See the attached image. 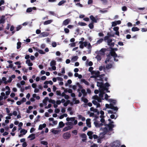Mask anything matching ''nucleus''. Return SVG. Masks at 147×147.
<instances>
[{
    "mask_svg": "<svg viewBox=\"0 0 147 147\" xmlns=\"http://www.w3.org/2000/svg\"><path fill=\"white\" fill-rule=\"evenodd\" d=\"M105 107L107 108L116 111H117L118 109L117 107L114 106L111 103L109 105L107 104H106Z\"/></svg>",
    "mask_w": 147,
    "mask_h": 147,
    "instance_id": "nucleus-1",
    "label": "nucleus"
},
{
    "mask_svg": "<svg viewBox=\"0 0 147 147\" xmlns=\"http://www.w3.org/2000/svg\"><path fill=\"white\" fill-rule=\"evenodd\" d=\"M110 145L111 147H119L120 145V142L119 141H116L112 142Z\"/></svg>",
    "mask_w": 147,
    "mask_h": 147,
    "instance_id": "nucleus-2",
    "label": "nucleus"
},
{
    "mask_svg": "<svg viewBox=\"0 0 147 147\" xmlns=\"http://www.w3.org/2000/svg\"><path fill=\"white\" fill-rule=\"evenodd\" d=\"M92 75L94 74L95 75H93L90 77L91 78H96L98 77L99 74H100V72L99 71H93L91 72Z\"/></svg>",
    "mask_w": 147,
    "mask_h": 147,
    "instance_id": "nucleus-3",
    "label": "nucleus"
},
{
    "mask_svg": "<svg viewBox=\"0 0 147 147\" xmlns=\"http://www.w3.org/2000/svg\"><path fill=\"white\" fill-rule=\"evenodd\" d=\"M105 126L108 127V130L109 131H112L113 130V128L114 127V125L113 124L109 123L105 125Z\"/></svg>",
    "mask_w": 147,
    "mask_h": 147,
    "instance_id": "nucleus-4",
    "label": "nucleus"
},
{
    "mask_svg": "<svg viewBox=\"0 0 147 147\" xmlns=\"http://www.w3.org/2000/svg\"><path fill=\"white\" fill-rule=\"evenodd\" d=\"M71 136L70 134L68 132L64 133L63 135V137L64 139L68 140L70 138Z\"/></svg>",
    "mask_w": 147,
    "mask_h": 147,
    "instance_id": "nucleus-5",
    "label": "nucleus"
},
{
    "mask_svg": "<svg viewBox=\"0 0 147 147\" xmlns=\"http://www.w3.org/2000/svg\"><path fill=\"white\" fill-rule=\"evenodd\" d=\"M94 124L95 125V127L97 128H99L103 125V123H100V121L96 120V121L94 122Z\"/></svg>",
    "mask_w": 147,
    "mask_h": 147,
    "instance_id": "nucleus-6",
    "label": "nucleus"
},
{
    "mask_svg": "<svg viewBox=\"0 0 147 147\" xmlns=\"http://www.w3.org/2000/svg\"><path fill=\"white\" fill-rule=\"evenodd\" d=\"M110 86V85L109 84L108 82H106L103 85L102 90H108L109 89L108 88Z\"/></svg>",
    "mask_w": 147,
    "mask_h": 147,
    "instance_id": "nucleus-7",
    "label": "nucleus"
},
{
    "mask_svg": "<svg viewBox=\"0 0 147 147\" xmlns=\"http://www.w3.org/2000/svg\"><path fill=\"white\" fill-rule=\"evenodd\" d=\"M5 22V16L3 15L0 17V24H3Z\"/></svg>",
    "mask_w": 147,
    "mask_h": 147,
    "instance_id": "nucleus-8",
    "label": "nucleus"
},
{
    "mask_svg": "<svg viewBox=\"0 0 147 147\" xmlns=\"http://www.w3.org/2000/svg\"><path fill=\"white\" fill-rule=\"evenodd\" d=\"M100 130H102L103 131L102 133V134H103V135L106 134L107 132L109 131L108 130V128L107 127L104 128L101 127L100 128Z\"/></svg>",
    "mask_w": 147,
    "mask_h": 147,
    "instance_id": "nucleus-9",
    "label": "nucleus"
},
{
    "mask_svg": "<svg viewBox=\"0 0 147 147\" xmlns=\"http://www.w3.org/2000/svg\"><path fill=\"white\" fill-rule=\"evenodd\" d=\"M111 55L113 56V57H118L119 58L120 56H117V54L113 50H112L110 52Z\"/></svg>",
    "mask_w": 147,
    "mask_h": 147,
    "instance_id": "nucleus-10",
    "label": "nucleus"
},
{
    "mask_svg": "<svg viewBox=\"0 0 147 147\" xmlns=\"http://www.w3.org/2000/svg\"><path fill=\"white\" fill-rule=\"evenodd\" d=\"M113 40L111 39H109L107 41L108 45L109 46H114V42H112Z\"/></svg>",
    "mask_w": 147,
    "mask_h": 147,
    "instance_id": "nucleus-11",
    "label": "nucleus"
},
{
    "mask_svg": "<svg viewBox=\"0 0 147 147\" xmlns=\"http://www.w3.org/2000/svg\"><path fill=\"white\" fill-rule=\"evenodd\" d=\"M80 137L83 138L82 139V141L83 142H85L87 140V136L86 134L84 133H83L82 134L81 136Z\"/></svg>",
    "mask_w": 147,
    "mask_h": 147,
    "instance_id": "nucleus-12",
    "label": "nucleus"
},
{
    "mask_svg": "<svg viewBox=\"0 0 147 147\" xmlns=\"http://www.w3.org/2000/svg\"><path fill=\"white\" fill-rule=\"evenodd\" d=\"M36 7H29L27 9L26 12L27 13H30L33 10H36Z\"/></svg>",
    "mask_w": 147,
    "mask_h": 147,
    "instance_id": "nucleus-13",
    "label": "nucleus"
},
{
    "mask_svg": "<svg viewBox=\"0 0 147 147\" xmlns=\"http://www.w3.org/2000/svg\"><path fill=\"white\" fill-rule=\"evenodd\" d=\"M90 121L91 119H88L86 120V125L88 127L90 128L91 127Z\"/></svg>",
    "mask_w": 147,
    "mask_h": 147,
    "instance_id": "nucleus-14",
    "label": "nucleus"
},
{
    "mask_svg": "<svg viewBox=\"0 0 147 147\" xmlns=\"http://www.w3.org/2000/svg\"><path fill=\"white\" fill-rule=\"evenodd\" d=\"M79 43L80 44V46H87L88 42L85 41L84 42L82 41H80Z\"/></svg>",
    "mask_w": 147,
    "mask_h": 147,
    "instance_id": "nucleus-15",
    "label": "nucleus"
},
{
    "mask_svg": "<svg viewBox=\"0 0 147 147\" xmlns=\"http://www.w3.org/2000/svg\"><path fill=\"white\" fill-rule=\"evenodd\" d=\"M70 22V20L69 19H67L64 20L63 22V25L66 26L68 25Z\"/></svg>",
    "mask_w": 147,
    "mask_h": 147,
    "instance_id": "nucleus-16",
    "label": "nucleus"
},
{
    "mask_svg": "<svg viewBox=\"0 0 147 147\" xmlns=\"http://www.w3.org/2000/svg\"><path fill=\"white\" fill-rule=\"evenodd\" d=\"M104 85L103 83L102 82H97V86L99 87L100 88L102 89V88Z\"/></svg>",
    "mask_w": 147,
    "mask_h": 147,
    "instance_id": "nucleus-17",
    "label": "nucleus"
},
{
    "mask_svg": "<svg viewBox=\"0 0 147 147\" xmlns=\"http://www.w3.org/2000/svg\"><path fill=\"white\" fill-rule=\"evenodd\" d=\"M72 128V127H71L70 126H68L65 127L63 128V131L64 132L66 131L69 130L71 129Z\"/></svg>",
    "mask_w": 147,
    "mask_h": 147,
    "instance_id": "nucleus-18",
    "label": "nucleus"
},
{
    "mask_svg": "<svg viewBox=\"0 0 147 147\" xmlns=\"http://www.w3.org/2000/svg\"><path fill=\"white\" fill-rule=\"evenodd\" d=\"M46 125L45 123H43L42 124H40L38 127V130H41L43 128H45L46 127Z\"/></svg>",
    "mask_w": 147,
    "mask_h": 147,
    "instance_id": "nucleus-19",
    "label": "nucleus"
},
{
    "mask_svg": "<svg viewBox=\"0 0 147 147\" xmlns=\"http://www.w3.org/2000/svg\"><path fill=\"white\" fill-rule=\"evenodd\" d=\"M49 34V33L47 32H43L41 33L40 34L41 37H45L48 36Z\"/></svg>",
    "mask_w": 147,
    "mask_h": 147,
    "instance_id": "nucleus-20",
    "label": "nucleus"
},
{
    "mask_svg": "<svg viewBox=\"0 0 147 147\" xmlns=\"http://www.w3.org/2000/svg\"><path fill=\"white\" fill-rule=\"evenodd\" d=\"M90 18L92 20V22L94 23H96L97 22V20L92 15H91L90 16Z\"/></svg>",
    "mask_w": 147,
    "mask_h": 147,
    "instance_id": "nucleus-21",
    "label": "nucleus"
},
{
    "mask_svg": "<svg viewBox=\"0 0 147 147\" xmlns=\"http://www.w3.org/2000/svg\"><path fill=\"white\" fill-rule=\"evenodd\" d=\"M26 63L27 64L28 66H31L33 65V64L32 63L30 62V59L27 60L26 61Z\"/></svg>",
    "mask_w": 147,
    "mask_h": 147,
    "instance_id": "nucleus-22",
    "label": "nucleus"
},
{
    "mask_svg": "<svg viewBox=\"0 0 147 147\" xmlns=\"http://www.w3.org/2000/svg\"><path fill=\"white\" fill-rule=\"evenodd\" d=\"M49 100V98L48 97H46L43 100V102L44 105L46 106L47 105V101Z\"/></svg>",
    "mask_w": 147,
    "mask_h": 147,
    "instance_id": "nucleus-23",
    "label": "nucleus"
},
{
    "mask_svg": "<svg viewBox=\"0 0 147 147\" xmlns=\"http://www.w3.org/2000/svg\"><path fill=\"white\" fill-rule=\"evenodd\" d=\"M28 138H31L30 139V140H33L34 139L35 137V134H30L28 137Z\"/></svg>",
    "mask_w": 147,
    "mask_h": 147,
    "instance_id": "nucleus-24",
    "label": "nucleus"
},
{
    "mask_svg": "<svg viewBox=\"0 0 147 147\" xmlns=\"http://www.w3.org/2000/svg\"><path fill=\"white\" fill-rule=\"evenodd\" d=\"M108 100L110 102H112V104H113V105H115L117 102V101L116 100L113 99H109Z\"/></svg>",
    "mask_w": 147,
    "mask_h": 147,
    "instance_id": "nucleus-25",
    "label": "nucleus"
},
{
    "mask_svg": "<svg viewBox=\"0 0 147 147\" xmlns=\"http://www.w3.org/2000/svg\"><path fill=\"white\" fill-rule=\"evenodd\" d=\"M52 20H50L45 21L44 23V24L45 25H47L51 24L53 22Z\"/></svg>",
    "mask_w": 147,
    "mask_h": 147,
    "instance_id": "nucleus-26",
    "label": "nucleus"
},
{
    "mask_svg": "<svg viewBox=\"0 0 147 147\" xmlns=\"http://www.w3.org/2000/svg\"><path fill=\"white\" fill-rule=\"evenodd\" d=\"M81 81L82 82L84 83L86 85H87L88 86L89 85V83L84 79H81Z\"/></svg>",
    "mask_w": 147,
    "mask_h": 147,
    "instance_id": "nucleus-27",
    "label": "nucleus"
},
{
    "mask_svg": "<svg viewBox=\"0 0 147 147\" xmlns=\"http://www.w3.org/2000/svg\"><path fill=\"white\" fill-rule=\"evenodd\" d=\"M81 92L83 94L84 97L86 96L87 95V93L86 91V90L84 89H82L81 90Z\"/></svg>",
    "mask_w": 147,
    "mask_h": 147,
    "instance_id": "nucleus-28",
    "label": "nucleus"
},
{
    "mask_svg": "<svg viewBox=\"0 0 147 147\" xmlns=\"http://www.w3.org/2000/svg\"><path fill=\"white\" fill-rule=\"evenodd\" d=\"M59 125L60 128H62L64 126L65 124L63 121H61L59 122Z\"/></svg>",
    "mask_w": 147,
    "mask_h": 147,
    "instance_id": "nucleus-29",
    "label": "nucleus"
},
{
    "mask_svg": "<svg viewBox=\"0 0 147 147\" xmlns=\"http://www.w3.org/2000/svg\"><path fill=\"white\" fill-rule=\"evenodd\" d=\"M78 58V57L77 56H74L72 58L71 60L72 61H76L77 60Z\"/></svg>",
    "mask_w": 147,
    "mask_h": 147,
    "instance_id": "nucleus-30",
    "label": "nucleus"
},
{
    "mask_svg": "<svg viewBox=\"0 0 147 147\" xmlns=\"http://www.w3.org/2000/svg\"><path fill=\"white\" fill-rule=\"evenodd\" d=\"M139 30V29L137 27H133L131 29L132 31L133 32L138 31Z\"/></svg>",
    "mask_w": 147,
    "mask_h": 147,
    "instance_id": "nucleus-31",
    "label": "nucleus"
},
{
    "mask_svg": "<svg viewBox=\"0 0 147 147\" xmlns=\"http://www.w3.org/2000/svg\"><path fill=\"white\" fill-rule=\"evenodd\" d=\"M56 65V61L55 60H52L50 62L51 66H55Z\"/></svg>",
    "mask_w": 147,
    "mask_h": 147,
    "instance_id": "nucleus-32",
    "label": "nucleus"
},
{
    "mask_svg": "<svg viewBox=\"0 0 147 147\" xmlns=\"http://www.w3.org/2000/svg\"><path fill=\"white\" fill-rule=\"evenodd\" d=\"M112 67V65L111 63L109 64H107L106 65V68L109 69L110 68H111Z\"/></svg>",
    "mask_w": 147,
    "mask_h": 147,
    "instance_id": "nucleus-33",
    "label": "nucleus"
},
{
    "mask_svg": "<svg viewBox=\"0 0 147 147\" xmlns=\"http://www.w3.org/2000/svg\"><path fill=\"white\" fill-rule=\"evenodd\" d=\"M66 2V1L65 0H62L60 1L58 3V5L59 6L61 5H62L63 4H64Z\"/></svg>",
    "mask_w": 147,
    "mask_h": 147,
    "instance_id": "nucleus-34",
    "label": "nucleus"
},
{
    "mask_svg": "<svg viewBox=\"0 0 147 147\" xmlns=\"http://www.w3.org/2000/svg\"><path fill=\"white\" fill-rule=\"evenodd\" d=\"M27 130H26L25 129H21V130L20 131V133H23V134L24 135H25L26 133L27 132Z\"/></svg>",
    "mask_w": 147,
    "mask_h": 147,
    "instance_id": "nucleus-35",
    "label": "nucleus"
},
{
    "mask_svg": "<svg viewBox=\"0 0 147 147\" xmlns=\"http://www.w3.org/2000/svg\"><path fill=\"white\" fill-rule=\"evenodd\" d=\"M95 58L97 59L98 61H100L102 58L101 55L98 54L96 55Z\"/></svg>",
    "mask_w": 147,
    "mask_h": 147,
    "instance_id": "nucleus-36",
    "label": "nucleus"
},
{
    "mask_svg": "<svg viewBox=\"0 0 147 147\" xmlns=\"http://www.w3.org/2000/svg\"><path fill=\"white\" fill-rule=\"evenodd\" d=\"M100 121L101 122V123H103V125H104L105 126V125L107 124L106 122H105L104 118L101 119Z\"/></svg>",
    "mask_w": 147,
    "mask_h": 147,
    "instance_id": "nucleus-37",
    "label": "nucleus"
},
{
    "mask_svg": "<svg viewBox=\"0 0 147 147\" xmlns=\"http://www.w3.org/2000/svg\"><path fill=\"white\" fill-rule=\"evenodd\" d=\"M49 13L51 15H52L54 16H56V14L55 13L54 11H48Z\"/></svg>",
    "mask_w": 147,
    "mask_h": 147,
    "instance_id": "nucleus-38",
    "label": "nucleus"
},
{
    "mask_svg": "<svg viewBox=\"0 0 147 147\" xmlns=\"http://www.w3.org/2000/svg\"><path fill=\"white\" fill-rule=\"evenodd\" d=\"M93 23L92 22L90 23L88 25V26L90 29H93L94 27V26L93 24Z\"/></svg>",
    "mask_w": 147,
    "mask_h": 147,
    "instance_id": "nucleus-39",
    "label": "nucleus"
},
{
    "mask_svg": "<svg viewBox=\"0 0 147 147\" xmlns=\"http://www.w3.org/2000/svg\"><path fill=\"white\" fill-rule=\"evenodd\" d=\"M51 132L53 133L54 134H56L59 133V131L53 129L51 131Z\"/></svg>",
    "mask_w": 147,
    "mask_h": 147,
    "instance_id": "nucleus-40",
    "label": "nucleus"
},
{
    "mask_svg": "<svg viewBox=\"0 0 147 147\" xmlns=\"http://www.w3.org/2000/svg\"><path fill=\"white\" fill-rule=\"evenodd\" d=\"M81 99L85 103H87L88 102V100L86 98H84L83 97H82Z\"/></svg>",
    "mask_w": 147,
    "mask_h": 147,
    "instance_id": "nucleus-41",
    "label": "nucleus"
},
{
    "mask_svg": "<svg viewBox=\"0 0 147 147\" xmlns=\"http://www.w3.org/2000/svg\"><path fill=\"white\" fill-rule=\"evenodd\" d=\"M78 24L79 25H80L81 26H86L87 25L85 23L83 22H79L78 23Z\"/></svg>",
    "mask_w": 147,
    "mask_h": 147,
    "instance_id": "nucleus-42",
    "label": "nucleus"
},
{
    "mask_svg": "<svg viewBox=\"0 0 147 147\" xmlns=\"http://www.w3.org/2000/svg\"><path fill=\"white\" fill-rule=\"evenodd\" d=\"M65 125H66L68 126H72L73 125V123L71 122H68L65 123Z\"/></svg>",
    "mask_w": 147,
    "mask_h": 147,
    "instance_id": "nucleus-43",
    "label": "nucleus"
},
{
    "mask_svg": "<svg viewBox=\"0 0 147 147\" xmlns=\"http://www.w3.org/2000/svg\"><path fill=\"white\" fill-rule=\"evenodd\" d=\"M40 143L41 144L46 145V146H47L48 144V142L47 141H41L40 142Z\"/></svg>",
    "mask_w": 147,
    "mask_h": 147,
    "instance_id": "nucleus-44",
    "label": "nucleus"
},
{
    "mask_svg": "<svg viewBox=\"0 0 147 147\" xmlns=\"http://www.w3.org/2000/svg\"><path fill=\"white\" fill-rule=\"evenodd\" d=\"M38 52L41 54H44L45 53V52H44L42 50L39 49L38 50Z\"/></svg>",
    "mask_w": 147,
    "mask_h": 147,
    "instance_id": "nucleus-45",
    "label": "nucleus"
},
{
    "mask_svg": "<svg viewBox=\"0 0 147 147\" xmlns=\"http://www.w3.org/2000/svg\"><path fill=\"white\" fill-rule=\"evenodd\" d=\"M103 40V38H100L96 42L97 44H99L101 43Z\"/></svg>",
    "mask_w": 147,
    "mask_h": 147,
    "instance_id": "nucleus-46",
    "label": "nucleus"
},
{
    "mask_svg": "<svg viewBox=\"0 0 147 147\" xmlns=\"http://www.w3.org/2000/svg\"><path fill=\"white\" fill-rule=\"evenodd\" d=\"M73 100L75 101V102L74 103L75 104H78L80 102L79 100H76V98H74L73 99Z\"/></svg>",
    "mask_w": 147,
    "mask_h": 147,
    "instance_id": "nucleus-47",
    "label": "nucleus"
},
{
    "mask_svg": "<svg viewBox=\"0 0 147 147\" xmlns=\"http://www.w3.org/2000/svg\"><path fill=\"white\" fill-rule=\"evenodd\" d=\"M48 101L49 103H51L53 104H54L55 103V101L51 99H49Z\"/></svg>",
    "mask_w": 147,
    "mask_h": 147,
    "instance_id": "nucleus-48",
    "label": "nucleus"
},
{
    "mask_svg": "<svg viewBox=\"0 0 147 147\" xmlns=\"http://www.w3.org/2000/svg\"><path fill=\"white\" fill-rule=\"evenodd\" d=\"M93 133V132H92V131H89L87 133V135H88V136H90L92 135Z\"/></svg>",
    "mask_w": 147,
    "mask_h": 147,
    "instance_id": "nucleus-49",
    "label": "nucleus"
},
{
    "mask_svg": "<svg viewBox=\"0 0 147 147\" xmlns=\"http://www.w3.org/2000/svg\"><path fill=\"white\" fill-rule=\"evenodd\" d=\"M78 131L76 130H74L72 131V133L75 135L77 134Z\"/></svg>",
    "mask_w": 147,
    "mask_h": 147,
    "instance_id": "nucleus-50",
    "label": "nucleus"
},
{
    "mask_svg": "<svg viewBox=\"0 0 147 147\" xmlns=\"http://www.w3.org/2000/svg\"><path fill=\"white\" fill-rule=\"evenodd\" d=\"M22 28V26L21 25H19L18 26H17L16 28V31H18L20 29H21Z\"/></svg>",
    "mask_w": 147,
    "mask_h": 147,
    "instance_id": "nucleus-51",
    "label": "nucleus"
},
{
    "mask_svg": "<svg viewBox=\"0 0 147 147\" xmlns=\"http://www.w3.org/2000/svg\"><path fill=\"white\" fill-rule=\"evenodd\" d=\"M122 9L123 11H127V9L125 6H123L122 7Z\"/></svg>",
    "mask_w": 147,
    "mask_h": 147,
    "instance_id": "nucleus-52",
    "label": "nucleus"
},
{
    "mask_svg": "<svg viewBox=\"0 0 147 147\" xmlns=\"http://www.w3.org/2000/svg\"><path fill=\"white\" fill-rule=\"evenodd\" d=\"M113 30L115 31H118L119 29V27H118L117 26V27H114L113 28Z\"/></svg>",
    "mask_w": 147,
    "mask_h": 147,
    "instance_id": "nucleus-53",
    "label": "nucleus"
},
{
    "mask_svg": "<svg viewBox=\"0 0 147 147\" xmlns=\"http://www.w3.org/2000/svg\"><path fill=\"white\" fill-rule=\"evenodd\" d=\"M110 38H109V36H106L104 37V40L105 41H106L107 40L108 41V40Z\"/></svg>",
    "mask_w": 147,
    "mask_h": 147,
    "instance_id": "nucleus-54",
    "label": "nucleus"
},
{
    "mask_svg": "<svg viewBox=\"0 0 147 147\" xmlns=\"http://www.w3.org/2000/svg\"><path fill=\"white\" fill-rule=\"evenodd\" d=\"M60 110L56 108L55 110V112L56 113H58L60 112Z\"/></svg>",
    "mask_w": 147,
    "mask_h": 147,
    "instance_id": "nucleus-55",
    "label": "nucleus"
},
{
    "mask_svg": "<svg viewBox=\"0 0 147 147\" xmlns=\"http://www.w3.org/2000/svg\"><path fill=\"white\" fill-rule=\"evenodd\" d=\"M64 30L65 32L66 33H68L69 31V29L67 28H65Z\"/></svg>",
    "mask_w": 147,
    "mask_h": 147,
    "instance_id": "nucleus-56",
    "label": "nucleus"
},
{
    "mask_svg": "<svg viewBox=\"0 0 147 147\" xmlns=\"http://www.w3.org/2000/svg\"><path fill=\"white\" fill-rule=\"evenodd\" d=\"M98 98V97L97 95H95L93 96V98L95 100H97Z\"/></svg>",
    "mask_w": 147,
    "mask_h": 147,
    "instance_id": "nucleus-57",
    "label": "nucleus"
},
{
    "mask_svg": "<svg viewBox=\"0 0 147 147\" xmlns=\"http://www.w3.org/2000/svg\"><path fill=\"white\" fill-rule=\"evenodd\" d=\"M117 25L115 22H112V26L114 27L116 26Z\"/></svg>",
    "mask_w": 147,
    "mask_h": 147,
    "instance_id": "nucleus-58",
    "label": "nucleus"
},
{
    "mask_svg": "<svg viewBox=\"0 0 147 147\" xmlns=\"http://www.w3.org/2000/svg\"><path fill=\"white\" fill-rule=\"evenodd\" d=\"M56 94L57 95L61 96V92L60 91L57 90L56 91Z\"/></svg>",
    "mask_w": 147,
    "mask_h": 147,
    "instance_id": "nucleus-59",
    "label": "nucleus"
},
{
    "mask_svg": "<svg viewBox=\"0 0 147 147\" xmlns=\"http://www.w3.org/2000/svg\"><path fill=\"white\" fill-rule=\"evenodd\" d=\"M35 130V129L33 128L32 127L31 128L30 130V133H32Z\"/></svg>",
    "mask_w": 147,
    "mask_h": 147,
    "instance_id": "nucleus-60",
    "label": "nucleus"
},
{
    "mask_svg": "<svg viewBox=\"0 0 147 147\" xmlns=\"http://www.w3.org/2000/svg\"><path fill=\"white\" fill-rule=\"evenodd\" d=\"M93 69V68L92 67H90L89 68L88 70L90 72H91V73L92 71H93L92 70Z\"/></svg>",
    "mask_w": 147,
    "mask_h": 147,
    "instance_id": "nucleus-61",
    "label": "nucleus"
},
{
    "mask_svg": "<svg viewBox=\"0 0 147 147\" xmlns=\"http://www.w3.org/2000/svg\"><path fill=\"white\" fill-rule=\"evenodd\" d=\"M92 103L93 104L95 105H96L98 103L95 100H93L92 101Z\"/></svg>",
    "mask_w": 147,
    "mask_h": 147,
    "instance_id": "nucleus-62",
    "label": "nucleus"
},
{
    "mask_svg": "<svg viewBox=\"0 0 147 147\" xmlns=\"http://www.w3.org/2000/svg\"><path fill=\"white\" fill-rule=\"evenodd\" d=\"M46 79V77L45 76H43L41 78V79L42 80H44Z\"/></svg>",
    "mask_w": 147,
    "mask_h": 147,
    "instance_id": "nucleus-63",
    "label": "nucleus"
},
{
    "mask_svg": "<svg viewBox=\"0 0 147 147\" xmlns=\"http://www.w3.org/2000/svg\"><path fill=\"white\" fill-rule=\"evenodd\" d=\"M22 145L23 147H26L27 146V143L26 142H23Z\"/></svg>",
    "mask_w": 147,
    "mask_h": 147,
    "instance_id": "nucleus-64",
    "label": "nucleus"
}]
</instances>
